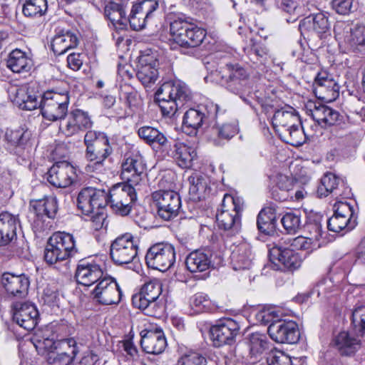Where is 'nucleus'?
I'll list each match as a JSON object with an SVG mask.
<instances>
[{
	"mask_svg": "<svg viewBox=\"0 0 365 365\" xmlns=\"http://www.w3.org/2000/svg\"><path fill=\"white\" fill-rule=\"evenodd\" d=\"M210 78L229 92L239 96L248 105H251L252 99H256L262 106L267 104L265 96L261 92L253 91L250 81V73L238 63H225L219 70L211 71Z\"/></svg>",
	"mask_w": 365,
	"mask_h": 365,
	"instance_id": "obj_1",
	"label": "nucleus"
},
{
	"mask_svg": "<svg viewBox=\"0 0 365 365\" xmlns=\"http://www.w3.org/2000/svg\"><path fill=\"white\" fill-rule=\"evenodd\" d=\"M86 145L85 171L88 174L103 173L106 170V160L113 153V148L106 133L88 130L83 139Z\"/></svg>",
	"mask_w": 365,
	"mask_h": 365,
	"instance_id": "obj_2",
	"label": "nucleus"
},
{
	"mask_svg": "<svg viewBox=\"0 0 365 365\" xmlns=\"http://www.w3.org/2000/svg\"><path fill=\"white\" fill-rule=\"evenodd\" d=\"M190 98V91L187 85L181 81H169L163 83L155 93L162 115L172 117L185 101Z\"/></svg>",
	"mask_w": 365,
	"mask_h": 365,
	"instance_id": "obj_3",
	"label": "nucleus"
},
{
	"mask_svg": "<svg viewBox=\"0 0 365 365\" xmlns=\"http://www.w3.org/2000/svg\"><path fill=\"white\" fill-rule=\"evenodd\" d=\"M190 17L183 14L176 16L170 24L173 41L180 47L193 49L198 47L206 37L205 29L191 22Z\"/></svg>",
	"mask_w": 365,
	"mask_h": 365,
	"instance_id": "obj_4",
	"label": "nucleus"
},
{
	"mask_svg": "<svg viewBox=\"0 0 365 365\" xmlns=\"http://www.w3.org/2000/svg\"><path fill=\"white\" fill-rule=\"evenodd\" d=\"M79 253L73 235L66 232H54L48 240L43 258L46 264H55L67 261Z\"/></svg>",
	"mask_w": 365,
	"mask_h": 365,
	"instance_id": "obj_5",
	"label": "nucleus"
},
{
	"mask_svg": "<svg viewBox=\"0 0 365 365\" xmlns=\"http://www.w3.org/2000/svg\"><path fill=\"white\" fill-rule=\"evenodd\" d=\"M69 103L68 91L56 88L47 90L41 95L39 108L45 120L56 122L66 118Z\"/></svg>",
	"mask_w": 365,
	"mask_h": 365,
	"instance_id": "obj_6",
	"label": "nucleus"
},
{
	"mask_svg": "<svg viewBox=\"0 0 365 365\" xmlns=\"http://www.w3.org/2000/svg\"><path fill=\"white\" fill-rule=\"evenodd\" d=\"M135 187L125 182L113 185L108 192H106V206L109 205L118 215H128L137 200Z\"/></svg>",
	"mask_w": 365,
	"mask_h": 365,
	"instance_id": "obj_7",
	"label": "nucleus"
},
{
	"mask_svg": "<svg viewBox=\"0 0 365 365\" xmlns=\"http://www.w3.org/2000/svg\"><path fill=\"white\" fill-rule=\"evenodd\" d=\"M219 106L211 101H206L190 108L184 113L182 125L191 129L190 134L196 135L197 130L205 126V130L217 118Z\"/></svg>",
	"mask_w": 365,
	"mask_h": 365,
	"instance_id": "obj_8",
	"label": "nucleus"
},
{
	"mask_svg": "<svg viewBox=\"0 0 365 365\" xmlns=\"http://www.w3.org/2000/svg\"><path fill=\"white\" fill-rule=\"evenodd\" d=\"M269 341L264 334L253 333L250 336L249 353L245 356V346H235L229 347L226 357L237 365H247L257 361L266 350L269 349Z\"/></svg>",
	"mask_w": 365,
	"mask_h": 365,
	"instance_id": "obj_9",
	"label": "nucleus"
},
{
	"mask_svg": "<svg viewBox=\"0 0 365 365\" xmlns=\"http://www.w3.org/2000/svg\"><path fill=\"white\" fill-rule=\"evenodd\" d=\"M138 240L131 233L126 232L117 237L111 243L110 255L118 265L129 264L130 269L138 259Z\"/></svg>",
	"mask_w": 365,
	"mask_h": 365,
	"instance_id": "obj_10",
	"label": "nucleus"
},
{
	"mask_svg": "<svg viewBox=\"0 0 365 365\" xmlns=\"http://www.w3.org/2000/svg\"><path fill=\"white\" fill-rule=\"evenodd\" d=\"M0 282L2 288L1 302H21L28 296L31 281L25 274L5 272L1 275Z\"/></svg>",
	"mask_w": 365,
	"mask_h": 365,
	"instance_id": "obj_11",
	"label": "nucleus"
},
{
	"mask_svg": "<svg viewBox=\"0 0 365 365\" xmlns=\"http://www.w3.org/2000/svg\"><path fill=\"white\" fill-rule=\"evenodd\" d=\"M232 204V211L221 210L216 215L217 225L224 230L223 237L235 236L241 230V212L243 210L242 200L239 197H228Z\"/></svg>",
	"mask_w": 365,
	"mask_h": 365,
	"instance_id": "obj_12",
	"label": "nucleus"
},
{
	"mask_svg": "<svg viewBox=\"0 0 365 365\" xmlns=\"http://www.w3.org/2000/svg\"><path fill=\"white\" fill-rule=\"evenodd\" d=\"M152 199L161 219L169 221L178 216L181 208V199L177 192L171 190H157L153 192Z\"/></svg>",
	"mask_w": 365,
	"mask_h": 365,
	"instance_id": "obj_13",
	"label": "nucleus"
},
{
	"mask_svg": "<svg viewBox=\"0 0 365 365\" xmlns=\"http://www.w3.org/2000/svg\"><path fill=\"white\" fill-rule=\"evenodd\" d=\"M145 259L148 267L165 272L175 262V249L170 244H155L148 249Z\"/></svg>",
	"mask_w": 365,
	"mask_h": 365,
	"instance_id": "obj_14",
	"label": "nucleus"
},
{
	"mask_svg": "<svg viewBox=\"0 0 365 365\" xmlns=\"http://www.w3.org/2000/svg\"><path fill=\"white\" fill-rule=\"evenodd\" d=\"M31 207L36 215L32 227L35 233L41 234L47 230L48 226L44 224L43 217L53 219L58 211V201L54 195L46 196L42 199L32 200Z\"/></svg>",
	"mask_w": 365,
	"mask_h": 365,
	"instance_id": "obj_15",
	"label": "nucleus"
},
{
	"mask_svg": "<svg viewBox=\"0 0 365 365\" xmlns=\"http://www.w3.org/2000/svg\"><path fill=\"white\" fill-rule=\"evenodd\" d=\"M334 213L327 220V228L334 232H346L353 230L357 222L353 207L347 202H338L334 206Z\"/></svg>",
	"mask_w": 365,
	"mask_h": 365,
	"instance_id": "obj_16",
	"label": "nucleus"
},
{
	"mask_svg": "<svg viewBox=\"0 0 365 365\" xmlns=\"http://www.w3.org/2000/svg\"><path fill=\"white\" fill-rule=\"evenodd\" d=\"M314 93L315 96L325 102H332L339 96V86L333 74L328 71L320 69L314 76Z\"/></svg>",
	"mask_w": 365,
	"mask_h": 365,
	"instance_id": "obj_17",
	"label": "nucleus"
},
{
	"mask_svg": "<svg viewBox=\"0 0 365 365\" xmlns=\"http://www.w3.org/2000/svg\"><path fill=\"white\" fill-rule=\"evenodd\" d=\"M93 299L103 305L117 304L122 292L115 280L107 275L99 280L91 292Z\"/></svg>",
	"mask_w": 365,
	"mask_h": 365,
	"instance_id": "obj_18",
	"label": "nucleus"
},
{
	"mask_svg": "<svg viewBox=\"0 0 365 365\" xmlns=\"http://www.w3.org/2000/svg\"><path fill=\"white\" fill-rule=\"evenodd\" d=\"M240 324L231 318L221 319L210 329V339L214 346L220 347L225 344H231L240 331Z\"/></svg>",
	"mask_w": 365,
	"mask_h": 365,
	"instance_id": "obj_19",
	"label": "nucleus"
},
{
	"mask_svg": "<svg viewBox=\"0 0 365 365\" xmlns=\"http://www.w3.org/2000/svg\"><path fill=\"white\" fill-rule=\"evenodd\" d=\"M12 319L26 331L33 330L38 324L39 313L36 307L28 302H14L11 306Z\"/></svg>",
	"mask_w": 365,
	"mask_h": 365,
	"instance_id": "obj_20",
	"label": "nucleus"
},
{
	"mask_svg": "<svg viewBox=\"0 0 365 365\" xmlns=\"http://www.w3.org/2000/svg\"><path fill=\"white\" fill-rule=\"evenodd\" d=\"M106 191L92 187L83 188L77 197V206L85 215H90L106 206Z\"/></svg>",
	"mask_w": 365,
	"mask_h": 365,
	"instance_id": "obj_21",
	"label": "nucleus"
},
{
	"mask_svg": "<svg viewBox=\"0 0 365 365\" xmlns=\"http://www.w3.org/2000/svg\"><path fill=\"white\" fill-rule=\"evenodd\" d=\"M145 164L139 153L126 154L121 164V179L126 183L137 186L145 175Z\"/></svg>",
	"mask_w": 365,
	"mask_h": 365,
	"instance_id": "obj_22",
	"label": "nucleus"
},
{
	"mask_svg": "<svg viewBox=\"0 0 365 365\" xmlns=\"http://www.w3.org/2000/svg\"><path fill=\"white\" fill-rule=\"evenodd\" d=\"M270 338L277 343L295 344L299 339L298 325L292 320L277 319L267 328Z\"/></svg>",
	"mask_w": 365,
	"mask_h": 365,
	"instance_id": "obj_23",
	"label": "nucleus"
},
{
	"mask_svg": "<svg viewBox=\"0 0 365 365\" xmlns=\"http://www.w3.org/2000/svg\"><path fill=\"white\" fill-rule=\"evenodd\" d=\"M140 345L143 350L150 354H160L167 346V341L163 329L157 325H149L140 333Z\"/></svg>",
	"mask_w": 365,
	"mask_h": 365,
	"instance_id": "obj_24",
	"label": "nucleus"
},
{
	"mask_svg": "<svg viewBox=\"0 0 365 365\" xmlns=\"http://www.w3.org/2000/svg\"><path fill=\"white\" fill-rule=\"evenodd\" d=\"M48 182L56 187H67L77 180L76 168L66 161L54 163L46 173Z\"/></svg>",
	"mask_w": 365,
	"mask_h": 365,
	"instance_id": "obj_25",
	"label": "nucleus"
},
{
	"mask_svg": "<svg viewBox=\"0 0 365 365\" xmlns=\"http://www.w3.org/2000/svg\"><path fill=\"white\" fill-rule=\"evenodd\" d=\"M317 194L320 198L325 197L329 194H333L336 197L349 198L351 193V189L343 178L332 173H327L321 178Z\"/></svg>",
	"mask_w": 365,
	"mask_h": 365,
	"instance_id": "obj_26",
	"label": "nucleus"
},
{
	"mask_svg": "<svg viewBox=\"0 0 365 365\" xmlns=\"http://www.w3.org/2000/svg\"><path fill=\"white\" fill-rule=\"evenodd\" d=\"M299 30L304 38L315 34L322 38L330 30L328 16L322 12L310 14L300 21Z\"/></svg>",
	"mask_w": 365,
	"mask_h": 365,
	"instance_id": "obj_27",
	"label": "nucleus"
},
{
	"mask_svg": "<svg viewBox=\"0 0 365 365\" xmlns=\"http://www.w3.org/2000/svg\"><path fill=\"white\" fill-rule=\"evenodd\" d=\"M239 132L237 123L219 124L215 118L204 131L206 139L215 146L223 145Z\"/></svg>",
	"mask_w": 365,
	"mask_h": 365,
	"instance_id": "obj_28",
	"label": "nucleus"
},
{
	"mask_svg": "<svg viewBox=\"0 0 365 365\" xmlns=\"http://www.w3.org/2000/svg\"><path fill=\"white\" fill-rule=\"evenodd\" d=\"M75 277L78 284L91 286L103 279L105 275L101 266L94 259H81L77 265Z\"/></svg>",
	"mask_w": 365,
	"mask_h": 365,
	"instance_id": "obj_29",
	"label": "nucleus"
},
{
	"mask_svg": "<svg viewBox=\"0 0 365 365\" xmlns=\"http://www.w3.org/2000/svg\"><path fill=\"white\" fill-rule=\"evenodd\" d=\"M269 192L272 199L279 202L293 198L294 182L292 178L277 173L270 177Z\"/></svg>",
	"mask_w": 365,
	"mask_h": 365,
	"instance_id": "obj_30",
	"label": "nucleus"
},
{
	"mask_svg": "<svg viewBox=\"0 0 365 365\" xmlns=\"http://www.w3.org/2000/svg\"><path fill=\"white\" fill-rule=\"evenodd\" d=\"M159 63L155 56L150 53H143L138 59L136 76L145 86L154 83L158 77Z\"/></svg>",
	"mask_w": 365,
	"mask_h": 365,
	"instance_id": "obj_31",
	"label": "nucleus"
},
{
	"mask_svg": "<svg viewBox=\"0 0 365 365\" xmlns=\"http://www.w3.org/2000/svg\"><path fill=\"white\" fill-rule=\"evenodd\" d=\"M212 252L209 250L199 249L190 252L185 260L186 269L191 273H201L213 267Z\"/></svg>",
	"mask_w": 365,
	"mask_h": 365,
	"instance_id": "obj_32",
	"label": "nucleus"
},
{
	"mask_svg": "<svg viewBox=\"0 0 365 365\" xmlns=\"http://www.w3.org/2000/svg\"><path fill=\"white\" fill-rule=\"evenodd\" d=\"M92 126L93 121L88 112L76 108L70 113L63 132L66 136H72L80 131L91 129Z\"/></svg>",
	"mask_w": 365,
	"mask_h": 365,
	"instance_id": "obj_33",
	"label": "nucleus"
},
{
	"mask_svg": "<svg viewBox=\"0 0 365 365\" xmlns=\"http://www.w3.org/2000/svg\"><path fill=\"white\" fill-rule=\"evenodd\" d=\"M79 42L77 34L70 30L61 29L53 38L51 47L53 53L60 56L69 49L76 48Z\"/></svg>",
	"mask_w": 365,
	"mask_h": 365,
	"instance_id": "obj_34",
	"label": "nucleus"
},
{
	"mask_svg": "<svg viewBox=\"0 0 365 365\" xmlns=\"http://www.w3.org/2000/svg\"><path fill=\"white\" fill-rule=\"evenodd\" d=\"M19 225L18 216L8 212H3L0 214V247L8 245L16 238V230Z\"/></svg>",
	"mask_w": 365,
	"mask_h": 365,
	"instance_id": "obj_35",
	"label": "nucleus"
},
{
	"mask_svg": "<svg viewBox=\"0 0 365 365\" xmlns=\"http://www.w3.org/2000/svg\"><path fill=\"white\" fill-rule=\"evenodd\" d=\"M230 258L235 270L250 269L254 259L251 245L247 242L239 244L233 249Z\"/></svg>",
	"mask_w": 365,
	"mask_h": 365,
	"instance_id": "obj_36",
	"label": "nucleus"
},
{
	"mask_svg": "<svg viewBox=\"0 0 365 365\" xmlns=\"http://www.w3.org/2000/svg\"><path fill=\"white\" fill-rule=\"evenodd\" d=\"M309 112L312 119L322 127L334 125L339 123L343 118L337 110L324 105H314Z\"/></svg>",
	"mask_w": 365,
	"mask_h": 365,
	"instance_id": "obj_37",
	"label": "nucleus"
},
{
	"mask_svg": "<svg viewBox=\"0 0 365 365\" xmlns=\"http://www.w3.org/2000/svg\"><path fill=\"white\" fill-rule=\"evenodd\" d=\"M125 7L122 0H111L105 6V16L116 29H123L126 26Z\"/></svg>",
	"mask_w": 365,
	"mask_h": 365,
	"instance_id": "obj_38",
	"label": "nucleus"
},
{
	"mask_svg": "<svg viewBox=\"0 0 365 365\" xmlns=\"http://www.w3.org/2000/svg\"><path fill=\"white\" fill-rule=\"evenodd\" d=\"M13 102L21 109L32 110L39 107L38 97L33 89L26 86L14 88Z\"/></svg>",
	"mask_w": 365,
	"mask_h": 365,
	"instance_id": "obj_39",
	"label": "nucleus"
},
{
	"mask_svg": "<svg viewBox=\"0 0 365 365\" xmlns=\"http://www.w3.org/2000/svg\"><path fill=\"white\" fill-rule=\"evenodd\" d=\"M333 344L341 355L351 356L354 354L360 346V341L349 333L341 331L333 339Z\"/></svg>",
	"mask_w": 365,
	"mask_h": 365,
	"instance_id": "obj_40",
	"label": "nucleus"
},
{
	"mask_svg": "<svg viewBox=\"0 0 365 365\" xmlns=\"http://www.w3.org/2000/svg\"><path fill=\"white\" fill-rule=\"evenodd\" d=\"M32 66L33 60L25 51L16 48L9 53L7 67L14 73L29 72Z\"/></svg>",
	"mask_w": 365,
	"mask_h": 365,
	"instance_id": "obj_41",
	"label": "nucleus"
},
{
	"mask_svg": "<svg viewBox=\"0 0 365 365\" xmlns=\"http://www.w3.org/2000/svg\"><path fill=\"white\" fill-rule=\"evenodd\" d=\"M257 227L260 233L273 235L277 227V214L272 207L261 210L257 218Z\"/></svg>",
	"mask_w": 365,
	"mask_h": 365,
	"instance_id": "obj_42",
	"label": "nucleus"
},
{
	"mask_svg": "<svg viewBox=\"0 0 365 365\" xmlns=\"http://www.w3.org/2000/svg\"><path fill=\"white\" fill-rule=\"evenodd\" d=\"M173 153L170 158L182 169L190 168L193 165V160L197 157L195 148L180 141Z\"/></svg>",
	"mask_w": 365,
	"mask_h": 365,
	"instance_id": "obj_43",
	"label": "nucleus"
},
{
	"mask_svg": "<svg viewBox=\"0 0 365 365\" xmlns=\"http://www.w3.org/2000/svg\"><path fill=\"white\" fill-rule=\"evenodd\" d=\"M133 307L140 309L144 314L155 317H162L166 309L165 297L158 298L157 299H143L138 303H132Z\"/></svg>",
	"mask_w": 365,
	"mask_h": 365,
	"instance_id": "obj_44",
	"label": "nucleus"
},
{
	"mask_svg": "<svg viewBox=\"0 0 365 365\" xmlns=\"http://www.w3.org/2000/svg\"><path fill=\"white\" fill-rule=\"evenodd\" d=\"M64 342L71 348V354L66 352L51 351L47 356V361L50 365H70L79 353L77 343L73 338L66 339Z\"/></svg>",
	"mask_w": 365,
	"mask_h": 365,
	"instance_id": "obj_45",
	"label": "nucleus"
},
{
	"mask_svg": "<svg viewBox=\"0 0 365 365\" xmlns=\"http://www.w3.org/2000/svg\"><path fill=\"white\" fill-rule=\"evenodd\" d=\"M162 284L156 279L150 280L145 283L138 293L132 297V303H138L143 299H157L158 298L165 297L162 295Z\"/></svg>",
	"mask_w": 365,
	"mask_h": 365,
	"instance_id": "obj_46",
	"label": "nucleus"
},
{
	"mask_svg": "<svg viewBox=\"0 0 365 365\" xmlns=\"http://www.w3.org/2000/svg\"><path fill=\"white\" fill-rule=\"evenodd\" d=\"M274 255L282 263L284 268L289 271H294L302 264L299 255L291 249L274 248L272 250Z\"/></svg>",
	"mask_w": 365,
	"mask_h": 365,
	"instance_id": "obj_47",
	"label": "nucleus"
},
{
	"mask_svg": "<svg viewBox=\"0 0 365 365\" xmlns=\"http://www.w3.org/2000/svg\"><path fill=\"white\" fill-rule=\"evenodd\" d=\"M322 216L316 213H309L307 216L306 222L303 226L304 233L312 242H317L322 236Z\"/></svg>",
	"mask_w": 365,
	"mask_h": 365,
	"instance_id": "obj_48",
	"label": "nucleus"
},
{
	"mask_svg": "<svg viewBox=\"0 0 365 365\" xmlns=\"http://www.w3.org/2000/svg\"><path fill=\"white\" fill-rule=\"evenodd\" d=\"M189 305L194 314L210 312L215 305L209 296L204 292H197L189 299Z\"/></svg>",
	"mask_w": 365,
	"mask_h": 365,
	"instance_id": "obj_49",
	"label": "nucleus"
},
{
	"mask_svg": "<svg viewBox=\"0 0 365 365\" xmlns=\"http://www.w3.org/2000/svg\"><path fill=\"white\" fill-rule=\"evenodd\" d=\"M344 48L347 51L361 53L365 51V26L355 27L349 35Z\"/></svg>",
	"mask_w": 365,
	"mask_h": 365,
	"instance_id": "obj_50",
	"label": "nucleus"
},
{
	"mask_svg": "<svg viewBox=\"0 0 365 365\" xmlns=\"http://www.w3.org/2000/svg\"><path fill=\"white\" fill-rule=\"evenodd\" d=\"M22 13L28 18H38L46 14L48 10L47 0H21Z\"/></svg>",
	"mask_w": 365,
	"mask_h": 365,
	"instance_id": "obj_51",
	"label": "nucleus"
},
{
	"mask_svg": "<svg viewBox=\"0 0 365 365\" xmlns=\"http://www.w3.org/2000/svg\"><path fill=\"white\" fill-rule=\"evenodd\" d=\"M280 138L287 144L298 147L302 145L304 141V131L299 125L292 124L284 130H280Z\"/></svg>",
	"mask_w": 365,
	"mask_h": 365,
	"instance_id": "obj_52",
	"label": "nucleus"
},
{
	"mask_svg": "<svg viewBox=\"0 0 365 365\" xmlns=\"http://www.w3.org/2000/svg\"><path fill=\"white\" fill-rule=\"evenodd\" d=\"M294 109L292 107L285 109L284 108L275 111L272 118V125L274 128H281V130H284L290 125L294 124L297 116L294 113Z\"/></svg>",
	"mask_w": 365,
	"mask_h": 365,
	"instance_id": "obj_53",
	"label": "nucleus"
},
{
	"mask_svg": "<svg viewBox=\"0 0 365 365\" xmlns=\"http://www.w3.org/2000/svg\"><path fill=\"white\" fill-rule=\"evenodd\" d=\"M31 137V131L19 128L14 130L7 131L6 138L11 145L16 148L26 149Z\"/></svg>",
	"mask_w": 365,
	"mask_h": 365,
	"instance_id": "obj_54",
	"label": "nucleus"
},
{
	"mask_svg": "<svg viewBox=\"0 0 365 365\" xmlns=\"http://www.w3.org/2000/svg\"><path fill=\"white\" fill-rule=\"evenodd\" d=\"M188 182L190 184L189 193L194 196L196 195L198 199L203 197L207 188L206 178L200 174L195 173L189 176Z\"/></svg>",
	"mask_w": 365,
	"mask_h": 365,
	"instance_id": "obj_55",
	"label": "nucleus"
},
{
	"mask_svg": "<svg viewBox=\"0 0 365 365\" xmlns=\"http://www.w3.org/2000/svg\"><path fill=\"white\" fill-rule=\"evenodd\" d=\"M335 287L336 284L331 278H324L317 283L310 291V294L320 299H326L331 295Z\"/></svg>",
	"mask_w": 365,
	"mask_h": 365,
	"instance_id": "obj_56",
	"label": "nucleus"
},
{
	"mask_svg": "<svg viewBox=\"0 0 365 365\" xmlns=\"http://www.w3.org/2000/svg\"><path fill=\"white\" fill-rule=\"evenodd\" d=\"M119 97L124 101L130 108L136 107L140 101L137 91L128 83L121 84L119 88Z\"/></svg>",
	"mask_w": 365,
	"mask_h": 365,
	"instance_id": "obj_57",
	"label": "nucleus"
},
{
	"mask_svg": "<svg viewBox=\"0 0 365 365\" xmlns=\"http://www.w3.org/2000/svg\"><path fill=\"white\" fill-rule=\"evenodd\" d=\"M352 31L353 29L348 22L342 21L336 22L334 26V33L339 46H345Z\"/></svg>",
	"mask_w": 365,
	"mask_h": 365,
	"instance_id": "obj_58",
	"label": "nucleus"
},
{
	"mask_svg": "<svg viewBox=\"0 0 365 365\" xmlns=\"http://www.w3.org/2000/svg\"><path fill=\"white\" fill-rule=\"evenodd\" d=\"M281 222L289 234H295L302 226L300 215L296 212H287L281 219Z\"/></svg>",
	"mask_w": 365,
	"mask_h": 365,
	"instance_id": "obj_59",
	"label": "nucleus"
},
{
	"mask_svg": "<svg viewBox=\"0 0 365 365\" xmlns=\"http://www.w3.org/2000/svg\"><path fill=\"white\" fill-rule=\"evenodd\" d=\"M279 311L274 308H263L255 314V318L257 322L261 324L267 325L277 322V319H281V314Z\"/></svg>",
	"mask_w": 365,
	"mask_h": 365,
	"instance_id": "obj_60",
	"label": "nucleus"
},
{
	"mask_svg": "<svg viewBox=\"0 0 365 365\" xmlns=\"http://www.w3.org/2000/svg\"><path fill=\"white\" fill-rule=\"evenodd\" d=\"M178 142V140L171 137L165 135L163 140H160V143L154 150L156 151V153H160L163 158H170L171 155L174 153V149L175 148Z\"/></svg>",
	"mask_w": 365,
	"mask_h": 365,
	"instance_id": "obj_61",
	"label": "nucleus"
},
{
	"mask_svg": "<svg viewBox=\"0 0 365 365\" xmlns=\"http://www.w3.org/2000/svg\"><path fill=\"white\" fill-rule=\"evenodd\" d=\"M354 262L355 260L354 259V256L351 254L347 253L333 263L330 268V273H335L339 268H341V271L339 274L341 275V278L343 279L344 278L346 272Z\"/></svg>",
	"mask_w": 365,
	"mask_h": 365,
	"instance_id": "obj_62",
	"label": "nucleus"
},
{
	"mask_svg": "<svg viewBox=\"0 0 365 365\" xmlns=\"http://www.w3.org/2000/svg\"><path fill=\"white\" fill-rule=\"evenodd\" d=\"M205 356L197 351H190L183 354L178 361V365H206Z\"/></svg>",
	"mask_w": 365,
	"mask_h": 365,
	"instance_id": "obj_63",
	"label": "nucleus"
},
{
	"mask_svg": "<svg viewBox=\"0 0 365 365\" xmlns=\"http://www.w3.org/2000/svg\"><path fill=\"white\" fill-rule=\"evenodd\" d=\"M352 324L361 336L365 333V306L356 307L352 312Z\"/></svg>",
	"mask_w": 365,
	"mask_h": 365,
	"instance_id": "obj_64",
	"label": "nucleus"
}]
</instances>
